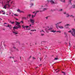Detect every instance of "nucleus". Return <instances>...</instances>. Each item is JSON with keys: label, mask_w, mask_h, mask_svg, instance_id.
I'll return each mask as SVG.
<instances>
[{"label": "nucleus", "mask_w": 75, "mask_h": 75, "mask_svg": "<svg viewBox=\"0 0 75 75\" xmlns=\"http://www.w3.org/2000/svg\"><path fill=\"white\" fill-rule=\"evenodd\" d=\"M11 0H9L8 1V0H6V2H2V3L3 4L4 3L5 4L4 5V7H3L4 8H5V9H6L7 8H9V7H10L11 6V5L10 4V1H11Z\"/></svg>", "instance_id": "1"}, {"label": "nucleus", "mask_w": 75, "mask_h": 75, "mask_svg": "<svg viewBox=\"0 0 75 75\" xmlns=\"http://www.w3.org/2000/svg\"><path fill=\"white\" fill-rule=\"evenodd\" d=\"M16 22V25H17L18 27L14 26L13 27V30H14V29H18V28H21V26L20 25V23H18V22L15 21Z\"/></svg>", "instance_id": "2"}, {"label": "nucleus", "mask_w": 75, "mask_h": 75, "mask_svg": "<svg viewBox=\"0 0 75 75\" xmlns=\"http://www.w3.org/2000/svg\"><path fill=\"white\" fill-rule=\"evenodd\" d=\"M31 26V24L30 25V26H24V25H22V27L25 30H30V27Z\"/></svg>", "instance_id": "3"}, {"label": "nucleus", "mask_w": 75, "mask_h": 75, "mask_svg": "<svg viewBox=\"0 0 75 75\" xmlns=\"http://www.w3.org/2000/svg\"><path fill=\"white\" fill-rule=\"evenodd\" d=\"M68 33H71V34L73 36L75 37V29H72L71 31H69Z\"/></svg>", "instance_id": "4"}, {"label": "nucleus", "mask_w": 75, "mask_h": 75, "mask_svg": "<svg viewBox=\"0 0 75 75\" xmlns=\"http://www.w3.org/2000/svg\"><path fill=\"white\" fill-rule=\"evenodd\" d=\"M52 28H50L49 29H48V30L49 31H50V32H51L52 33H55V32H57V33H61V31H56V30L54 31V30H52Z\"/></svg>", "instance_id": "5"}, {"label": "nucleus", "mask_w": 75, "mask_h": 75, "mask_svg": "<svg viewBox=\"0 0 75 75\" xmlns=\"http://www.w3.org/2000/svg\"><path fill=\"white\" fill-rule=\"evenodd\" d=\"M47 10V8H44L43 10L42 11H36V12L35 13V15H32V18H34V17H35V15H36V14H37V13H38V12L39 11L40 12H40L41 11H45V10Z\"/></svg>", "instance_id": "6"}, {"label": "nucleus", "mask_w": 75, "mask_h": 75, "mask_svg": "<svg viewBox=\"0 0 75 75\" xmlns=\"http://www.w3.org/2000/svg\"><path fill=\"white\" fill-rule=\"evenodd\" d=\"M61 22H60L58 23H57V24H56V27L57 28H58V27H59L60 28H64V27L62 26H58V24H61Z\"/></svg>", "instance_id": "7"}, {"label": "nucleus", "mask_w": 75, "mask_h": 75, "mask_svg": "<svg viewBox=\"0 0 75 75\" xmlns=\"http://www.w3.org/2000/svg\"><path fill=\"white\" fill-rule=\"evenodd\" d=\"M47 2H48V3L50 2L51 4H57V2H55L53 0H48Z\"/></svg>", "instance_id": "8"}, {"label": "nucleus", "mask_w": 75, "mask_h": 75, "mask_svg": "<svg viewBox=\"0 0 75 75\" xmlns=\"http://www.w3.org/2000/svg\"><path fill=\"white\" fill-rule=\"evenodd\" d=\"M30 23L32 24V25H34V22H35V21L34 19H30Z\"/></svg>", "instance_id": "9"}, {"label": "nucleus", "mask_w": 75, "mask_h": 75, "mask_svg": "<svg viewBox=\"0 0 75 75\" xmlns=\"http://www.w3.org/2000/svg\"><path fill=\"white\" fill-rule=\"evenodd\" d=\"M70 25H71L69 24H67L66 25H65L64 26L65 28H68V27H69V26H70Z\"/></svg>", "instance_id": "10"}, {"label": "nucleus", "mask_w": 75, "mask_h": 75, "mask_svg": "<svg viewBox=\"0 0 75 75\" xmlns=\"http://www.w3.org/2000/svg\"><path fill=\"white\" fill-rule=\"evenodd\" d=\"M13 34L15 35L17 34H18V32L16 31H13Z\"/></svg>", "instance_id": "11"}, {"label": "nucleus", "mask_w": 75, "mask_h": 75, "mask_svg": "<svg viewBox=\"0 0 75 75\" xmlns=\"http://www.w3.org/2000/svg\"><path fill=\"white\" fill-rule=\"evenodd\" d=\"M17 11H18V12H19V13H23V11H21L19 9H18L17 10Z\"/></svg>", "instance_id": "12"}, {"label": "nucleus", "mask_w": 75, "mask_h": 75, "mask_svg": "<svg viewBox=\"0 0 75 75\" xmlns=\"http://www.w3.org/2000/svg\"><path fill=\"white\" fill-rule=\"evenodd\" d=\"M72 8H75V4H72Z\"/></svg>", "instance_id": "13"}, {"label": "nucleus", "mask_w": 75, "mask_h": 75, "mask_svg": "<svg viewBox=\"0 0 75 75\" xmlns=\"http://www.w3.org/2000/svg\"><path fill=\"white\" fill-rule=\"evenodd\" d=\"M71 1H72V0H69V2L68 3V4H70L71 5Z\"/></svg>", "instance_id": "14"}, {"label": "nucleus", "mask_w": 75, "mask_h": 75, "mask_svg": "<svg viewBox=\"0 0 75 75\" xmlns=\"http://www.w3.org/2000/svg\"><path fill=\"white\" fill-rule=\"evenodd\" d=\"M11 4H14V1H12L11 2Z\"/></svg>", "instance_id": "15"}, {"label": "nucleus", "mask_w": 75, "mask_h": 75, "mask_svg": "<svg viewBox=\"0 0 75 75\" xmlns=\"http://www.w3.org/2000/svg\"><path fill=\"white\" fill-rule=\"evenodd\" d=\"M30 16H31V15H30V14L28 15V16H27V18H28V17H30Z\"/></svg>", "instance_id": "16"}, {"label": "nucleus", "mask_w": 75, "mask_h": 75, "mask_svg": "<svg viewBox=\"0 0 75 75\" xmlns=\"http://www.w3.org/2000/svg\"><path fill=\"white\" fill-rule=\"evenodd\" d=\"M40 32L41 33H42V34H44V33H45L44 31L42 30V31H41Z\"/></svg>", "instance_id": "17"}, {"label": "nucleus", "mask_w": 75, "mask_h": 75, "mask_svg": "<svg viewBox=\"0 0 75 75\" xmlns=\"http://www.w3.org/2000/svg\"><path fill=\"white\" fill-rule=\"evenodd\" d=\"M2 13H3L2 14H5L6 13L4 12V11H2Z\"/></svg>", "instance_id": "18"}, {"label": "nucleus", "mask_w": 75, "mask_h": 75, "mask_svg": "<svg viewBox=\"0 0 75 75\" xmlns=\"http://www.w3.org/2000/svg\"><path fill=\"white\" fill-rule=\"evenodd\" d=\"M13 48H14V49H15V50H16V51L18 50V49H16L15 47H13Z\"/></svg>", "instance_id": "19"}, {"label": "nucleus", "mask_w": 75, "mask_h": 75, "mask_svg": "<svg viewBox=\"0 0 75 75\" xmlns=\"http://www.w3.org/2000/svg\"><path fill=\"white\" fill-rule=\"evenodd\" d=\"M6 27H11V25H8V26H6Z\"/></svg>", "instance_id": "20"}, {"label": "nucleus", "mask_w": 75, "mask_h": 75, "mask_svg": "<svg viewBox=\"0 0 75 75\" xmlns=\"http://www.w3.org/2000/svg\"><path fill=\"white\" fill-rule=\"evenodd\" d=\"M47 6V5H46L45 6L44 5L42 6V8H43V7H45L46 6Z\"/></svg>", "instance_id": "21"}, {"label": "nucleus", "mask_w": 75, "mask_h": 75, "mask_svg": "<svg viewBox=\"0 0 75 75\" xmlns=\"http://www.w3.org/2000/svg\"><path fill=\"white\" fill-rule=\"evenodd\" d=\"M10 23H11V24H14V22H11V21H10Z\"/></svg>", "instance_id": "22"}, {"label": "nucleus", "mask_w": 75, "mask_h": 75, "mask_svg": "<svg viewBox=\"0 0 75 75\" xmlns=\"http://www.w3.org/2000/svg\"><path fill=\"white\" fill-rule=\"evenodd\" d=\"M64 34L65 35L66 37H67V33H66L65 32H64Z\"/></svg>", "instance_id": "23"}, {"label": "nucleus", "mask_w": 75, "mask_h": 75, "mask_svg": "<svg viewBox=\"0 0 75 75\" xmlns=\"http://www.w3.org/2000/svg\"><path fill=\"white\" fill-rule=\"evenodd\" d=\"M58 58H54V60H58Z\"/></svg>", "instance_id": "24"}, {"label": "nucleus", "mask_w": 75, "mask_h": 75, "mask_svg": "<svg viewBox=\"0 0 75 75\" xmlns=\"http://www.w3.org/2000/svg\"><path fill=\"white\" fill-rule=\"evenodd\" d=\"M56 71H56V72H58L59 71V69H57L56 70Z\"/></svg>", "instance_id": "25"}, {"label": "nucleus", "mask_w": 75, "mask_h": 75, "mask_svg": "<svg viewBox=\"0 0 75 75\" xmlns=\"http://www.w3.org/2000/svg\"><path fill=\"white\" fill-rule=\"evenodd\" d=\"M14 15L15 16H18V15H17L16 14H14Z\"/></svg>", "instance_id": "26"}, {"label": "nucleus", "mask_w": 75, "mask_h": 75, "mask_svg": "<svg viewBox=\"0 0 75 75\" xmlns=\"http://www.w3.org/2000/svg\"><path fill=\"white\" fill-rule=\"evenodd\" d=\"M34 31H36V30H31V31L34 32Z\"/></svg>", "instance_id": "27"}, {"label": "nucleus", "mask_w": 75, "mask_h": 75, "mask_svg": "<svg viewBox=\"0 0 75 75\" xmlns=\"http://www.w3.org/2000/svg\"><path fill=\"white\" fill-rule=\"evenodd\" d=\"M33 5H34V4H31L30 7H31V6H33Z\"/></svg>", "instance_id": "28"}, {"label": "nucleus", "mask_w": 75, "mask_h": 75, "mask_svg": "<svg viewBox=\"0 0 75 75\" xmlns=\"http://www.w3.org/2000/svg\"><path fill=\"white\" fill-rule=\"evenodd\" d=\"M22 19H25V20L26 19V18H25V17H23L22 18Z\"/></svg>", "instance_id": "29"}, {"label": "nucleus", "mask_w": 75, "mask_h": 75, "mask_svg": "<svg viewBox=\"0 0 75 75\" xmlns=\"http://www.w3.org/2000/svg\"><path fill=\"white\" fill-rule=\"evenodd\" d=\"M66 15H67V17H69V16L68 14H66Z\"/></svg>", "instance_id": "30"}, {"label": "nucleus", "mask_w": 75, "mask_h": 75, "mask_svg": "<svg viewBox=\"0 0 75 75\" xmlns=\"http://www.w3.org/2000/svg\"><path fill=\"white\" fill-rule=\"evenodd\" d=\"M70 16V17H74V16H73V15H71Z\"/></svg>", "instance_id": "31"}, {"label": "nucleus", "mask_w": 75, "mask_h": 75, "mask_svg": "<svg viewBox=\"0 0 75 75\" xmlns=\"http://www.w3.org/2000/svg\"><path fill=\"white\" fill-rule=\"evenodd\" d=\"M62 11V9H60L59 11Z\"/></svg>", "instance_id": "32"}, {"label": "nucleus", "mask_w": 75, "mask_h": 75, "mask_svg": "<svg viewBox=\"0 0 75 75\" xmlns=\"http://www.w3.org/2000/svg\"><path fill=\"white\" fill-rule=\"evenodd\" d=\"M62 1V2H63V3H64V2H65V0H64L62 1Z\"/></svg>", "instance_id": "33"}, {"label": "nucleus", "mask_w": 75, "mask_h": 75, "mask_svg": "<svg viewBox=\"0 0 75 75\" xmlns=\"http://www.w3.org/2000/svg\"><path fill=\"white\" fill-rule=\"evenodd\" d=\"M62 73H63L64 74V75H65V73L63 71H62Z\"/></svg>", "instance_id": "34"}, {"label": "nucleus", "mask_w": 75, "mask_h": 75, "mask_svg": "<svg viewBox=\"0 0 75 75\" xmlns=\"http://www.w3.org/2000/svg\"><path fill=\"white\" fill-rule=\"evenodd\" d=\"M20 23H23V21H21Z\"/></svg>", "instance_id": "35"}, {"label": "nucleus", "mask_w": 75, "mask_h": 75, "mask_svg": "<svg viewBox=\"0 0 75 75\" xmlns=\"http://www.w3.org/2000/svg\"><path fill=\"white\" fill-rule=\"evenodd\" d=\"M48 17H46V19H48Z\"/></svg>", "instance_id": "36"}, {"label": "nucleus", "mask_w": 75, "mask_h": 75, "mask_svg": "<svg viewBox=\"0 0 75 75\" xmlns=\"http://www.w3.org/2000/svg\"><path fill=\"white\" fill-rule=\"evenodd\" d=\"M39 66H40V67H41V66H42V64H40L39 65Z\"/></svg>", "instance_id": "37"}, {"label": "nucleus", "mask_w": 75, "mask_h": 75, "mask_svg": "<svg viewBox=\"0 0 75 75\" xmlns=\"http://www.w3.org/2000/svg\"><path fill=\"white\" fill-rule=\"evenodd\" d=\"M40 61H41V59H42V58H40Z\"/></svg>", "instance_id": "38"}, {"label": "nucleus", "mask_w": 75, "mask_h": 75, "mask_svg": "<svg viewBox=\"0 0 75 75\" xmlns=\"http://www.w3.org/2000/svg\"><path fill=\"white\" fill-rule=\"evenodd\" d=\"M16 20H18V19H17V18H16Z\"/></svg>", "instance_id": "39"}, {"label": "nucleus", "mask_w": 75, "mask_h": 75, "mask_svg": "<svg viewBox=\"0 0 75 75\" xmlns=\"http://www.w3.org/2000/svg\"><path fill=\"white\" fill-rule=\"evenodd\" d=\"M64 14H66V12H64Z\"/></svg>", "instance_id": "40"}, {"label": "nucleus", "mask_w": 75, "mask_h": 75, "mask_svg": "<svg viewBox=\"0 0 75 75\" xmlns=\"http://www.w3.org/2000/svg\"><path fill=\"white\" fill-rule=\"evenodd\" d=\"M41 35H44V34H41Z\"/></svg>", "instance_id": "41"}, {"label": "nucleus", "mask_w": 75, "mask_h": 75, "mask_svg": "<svg viewBox=\"0 0 75 75\" xmlns=\"http://www.w3.org/2000/svg\"><path fill=\"white\" fill-rule=\"evenodd\" d=\"M33 59H35V58H34V57H33Z\"/></svg>", "instance_id": "42"}, {"label": "nucleus", "mask_w": 75, "mask_h": 75, "mask_svg": "<svg viewBox=\"0 0 75 75\" xmlns=\"http://www.w3.org/2000/svg\"><path fill=\"white\" fill-rule=\"evenodd\" d=\"M10 58H13V57H9Z\"/></svg>", "instance_id": "43"}, {"label": "nucleus", "mask_w": 75, "mask_h": 75, "mask_svg": "<svg viewBox=\"0 0 75 75\" xmlns=\"http://www.w3.org/2000/svg\"><path fill=\"white\" fill-rule=\"evenodd\" d=\"M20 59H21V57H20Z\"/></svg>", "instance_id": "44"}, {"label": "nucleus", "mask_w": 75, "mask_h": 75, "mask_svg": "<svg viewBox=\"0 0 75 75\" xmlns=\"http://www.w3.org/2000/svg\"><path fill=\"white\" fill-rule=\"evenodd\" d=\"M1 20H2V19H1V18H0V21Z\"/></svg>", "instance_id": "45"}, {"label": "nucleus", "mask_w": 75, "mask_h": 75, "mask_svg": "<svg viewBox=\"0 0 75 75\" xmlns=\"http://www.w3.org/2000/svg\"><path fill=\"white\" fill-rule=\"evenodd\" d=\"M1 11H0V14H1Z\"/></svg>", "instance_id": "46"}, {"label": "nucleus", "mask_w": 75, "mask_h": 75, "mask_svg": "<svg viewBox=\"0 0 75 75\" xmlns=\"http://www.w3.org/2000/svg\"><path fill=\"white\" fill-rule=\"evenodd\" d=\"M33 13H35V12H34Z\"/></svg>", "instance_id": "47"}, {"label": "nucleus", "mask_w": 75, "mask_h": 75, "mask_svg": "<svg viewBox=\"0 0 75 75\" xmlns=\"http://www.w3.org/2000/svg\"><path fill=\"white\" fill-rule=\"evenodd\" d=\"M10 13V14H11V13Z\"/></svg>", "instance_id": "48"}, {"label": "nucleus", "mask_w": 75, "mask_h": 75, "mask_svg": "<svg viewBox=\"0 0 75 75\" xmlns=\"http://www.w3.org/2000/svg\"><path fill=\"white\" fill-rule=\"evenodd\" d=\"M69 44L70 45V43H69Z\"/></svg>", "instance_id": "49"}, {"label": "nucleus", "mask_w": 75, "mask_h": 75, "mask_svg": "<svg viewBox=\"0 0 75 75\" xmlns=\"http://www.w3.org/2000/svg\"><path fill=\"white\" fill-rule=\"evenodd\" d=\"M12 16H13V15H12Z\"/></svg>", "instance_id": "50"}, {"label": "nucleus", "mask_w": 75, "mask_h": 75, "mask_svg": "<svg viewBox=\"0 0 75 75\" xmlns=\"http://www.w3.org/2000/svg\"><path fill=\"white\" fill-rule=\"evenodd\" d=\"M38 68V67H36V68Z\"/></svg>", "instance_id": "51"}, {"label": "nucleus", "mask_w": 75, "mask_h": 75, "mask_svg": "<svg viewBox=\"0 0 75 75\" xmlns=\"http://www.w3.org/2000/svg\"><path fill=\"white\" fill-rule=\"evenodd\" d=\"M74 21H75V19H74Z\"/></svg>", "instance_id": "52"}, {"label": "nucleus", "mask_w": 75, "mask_h": 75, "mask_svg": "<svg viewBox=\"0 0 75 75\" xmlns=\"http://www.w3.org/2000/svg\"><path fill=\"white\" fill-rule=\"evenodd\" d=\"M4 24H6V23H5Z\"/></svg>", "instance_id": "53"}, {"label": "nucleus", "mask_w": 75, "mask_h": 75, "mask_svg": "<svg viewBox=\"0 0 75 75\" xmlns=\"http://www.w3.org/2000/svg\"><path fill=\"white\" fill-rule=\"evenodd\" d=\"M46 31H47V29H46Z\"/></svg>", "instance_id": "54"}, {"label": "nucleus", "mask_w": 75, "mask_h": 75, "mask_svg": "<svg viewBox=\"0 0 75 75\" xmlns=\"http://www.w3.org/2000/svg\"><path fill=\"white\" fill-rule=\"evenodd\" d=\"M54 11H55V10H54Z\"/></svg>", "instance_id": "55"}]
</instances>
